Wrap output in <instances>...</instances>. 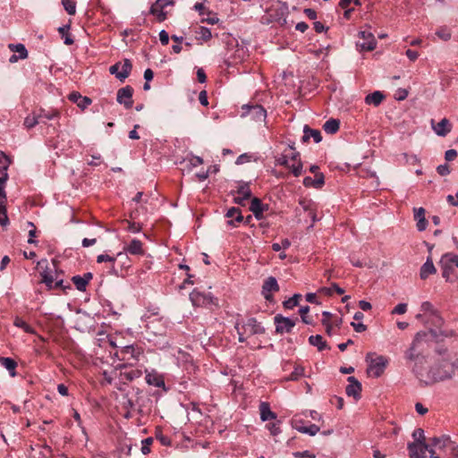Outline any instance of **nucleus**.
I'll return each mask as SVG.
<instances>
[{"mask_svg":"<svg viewBox=\"0 0 458 458\" xmlns=\"http://www.w3.org/2000/svg\"><path fill=\"white\" fill-rule=\"evenodd\" d=\"M455 333L453 330H436L430 328L428 332H419L415 335L410 348L404 352V358L407 364L411 367L412 372L419 379L420 373H422L427 368V358L432 347L433 338L452 337Z\"/></svg>","mask_w":458,"mask_h":458,"instance_id":"obj_1","label":"nucleus"},{"mask_svg":"<svg viewBox=\"0 0 458 458\" xmlns=\"http://www.w3.org/2000/svg\"><path fill=\"white\" fill-rule=\"evenodd\" d=\"M458 371V355L445 352L435 360L429 367L427 366L420 373L419 381L421 385L431 386L440 381L452 379Z\"/></svg>","mask_w":458,"mask_h":458,"instance_id":"obj_2","label":"nucleus"},{"mask_svg":"<svg viewBox=\"0 0 458 458\" xmlns=\"http://www.w3.org/2000/svg\"><path fill=\"white\" fill-rule=\"evenodd\" d=\"M438 265L442 271V277L445 279L446 282L453 283L458 279V276L456 274V268H458V255L448 252L444 254Z\"/></svg>","mask_w":458,"mask_h":458,"instance_id":"obj_3","label":"nucleus"},{"mask_svg":"<svg viewBox=\"0 0 458 458\" xmlns=\"http://www.w3.org/2000/svg\"><path fill=\"white\" fill-rule=\"evenodd\" d=\"M132 64L130 59L125 58L123 63L117 62L109 67V72L120 81H123L130 75Z\"/></svg>","mask_w":458,"mask_h":458,"instance_id":"obj_4","label":"nucleus"},{"mask_svg":"<svg viewBox=\"0 0 458 458\" xmlns=\"http://www.w3.org/2000/svg\"><path fill=\"white\" fill-rule=\"evenodd\" d=\"M298 318L294 319L284 317L281 314H277L274 318V323L276 325V332L277 334L291 333Z\"/></svg>","mask_w":458,"mask_h":458,"instance_id":"obj_5","label":"nucleus"},{"mask_svg":"<svg viewBox=\"0 0 458 458\" xmlns=\"http://www.w3.org/2000/svg\"><path fill=\"white\" fill-rule=\"evenodd\" d=\"M388 360L384 356H377L370 360L367 372L373 377H379L385 371Z\"/></svg>","mask_w":458,"mask_h":458,"instance_id":"obj_6","label":"nucleus"},{"mask_svg":"<svg viewBox=\"0 0 458 458\" xmlns=\"http://www.w3.org/2000/svg\"><path fill=\"white\" fill-rule=\"evenodd\" d=\"M190 300L194 306L199 307L208 306L210 304L216 305V299H215L212 295L209 293L205 294L196 289L190 293Z\"/></svg>","mask_w":458,"mask_h":458,"instance_id":"obj_7","label":"nucleus"},{"mask_svg":"<svg viewBox=\"0 0 458 458\" xmlns=\"http://www.w3.org/2000/svg\"><path fill=\"white\" fill-rule=\"evenodd\" d=\"M174 4V0H156L150 7L149 13L156 16L159 22H162L166 19V13L164 9L168 5H173Z\"/></svg>","mask_w":458,"mask_h":458,"instance_id":"obj_8","label":"nucleus"},{"mask_svg":"<svg viewBox=\"0 0 458 458\" xmlns=\"http://www.w3.org/2000/svg\"><path fill=\"white\" fill-rule=\"evenodd\" d=\"M11 161L4 153L0 154V199H3L5 191V183L8 179L7 170Z\"/></svg>","mask_w":458,"mask_h":458,"instance_id":"obj_9","label":"nucleus"},{"mask_svg":"<svg viewBox=\"0 0 458 458\" xmlns=\"http://www.w3.org/2000/svg\"><path fill=\"white\" fill-rule=\"evenodd\" d=\"M132 94L133 89L129 85L125 86L118 89L116 100L119 104H123L125 108H131L133 104Z\"/></svg>","mask_w":458,"mask_h":458,"instance_id":"obj_10","label":"nucleus"},{"mask_svg":"<svg viewBox=\"0 0 458 458\" xmlns=\"http://www.w3.org/2000/svg\"><path fill=\"white\" fill-rule=\"evenodd\" d=\"M348 385L345 388V393L348 396L353 397L356 401L360 400L361 397V390L362 386L361 384L359 382V380L351 376L347 378Z\"/></svg>","mask_w":458,"mask_h":458,"instance_id":"obj_11","label":"nucleus"},{"mask_svg":"<svg viewBox=\"0 0 458 458\" xmlns=\"http://www.w3.org/2000/svg\"><path fill=\"white\" fill-rule=\"evenodd\" d=\"M242 109H246L243 114L250 115V117L257 122H263L267 116L265 108L260 105H246L242 106Z\"/></svg>","mask_w":458,"mask_h":458,"instance_id":"obj_12","label":"nucleus"},{"mask_svg":"<svg viewBox=\"0 0 458 458\" xmlns=\"http://www.w3.org/2000/svg\"><path fill=\"white\" fill-rule=\"evenodd\" d=\"M278 291H279V285L277 284L276 277H274V276L267 277L262 285V294H263L264 298L267 301H271L273 300V295L271 293L278 292Z\"/></svg>","mask_w":458,"mask_h":458,"instance_id":"obj_13","label":"nucleus"},{"mask_svg":"<svg viewBox=\"0 0 458 458\" xmlns=\"http://www.w3.org/2000/svg\"><path fill=\"white\" fill-rule=\"evenodd\" d=\"M121 367L120 379L123 382H131L142 376L141 369L129 368L126 364H123Z\"/></svg>","mask_w":458,"mask_h":458,"instance_id":"obj_14","label":"nucleus"},{"mask_svg":"<svg viewBox=\"0 0 458 458\" xmlns=\"http://www.w3.org/2000/svg\"><path fill=\"white\" fill-rule=\"evenodd\" d=\"M359 36L364 39V42L358 44L361 50L372 51L376 48L377 41L370 31L361 30L359 32Z\"/></svg>","mask_w":458,"mask_h":458,"instance_id":"obj_15","label":"nucleus"},{"mask_svg":"<svg viewBox=\"0 0 458 458\" xmlns=\"http://www.w3.org/2000/svg\"><path fill=\"white\" fill-rule=\"evenodd\" d=\"M430 446L428 444L410 443L408 445L409 455L411 458H425V454Z\"/></svg>","mask_w":458,"mask_h":458,"instance_id":"obj_16","label":"nucleus"},{"mask_svg":"<svg viewBox=\"0 0 458 458\" xmlns=\"http://www.w3.org/2000/svg\"><path fill=\"white\" fill-rule=\"evenodd\" d=\"M438 449L448 452L450 455L458 458V445L454 441H452L449 436L444 435L441 437Z\"/></svg>","mask_w":458,"mask_h":458,"instance_id":"obj_17","label":"nucleus"},{"mask_svg":"<svg viewBox=\"0 0 458 458\" xmlns=\"http://www.w3.org/2000/svg\"><path fill=\"white\" fill-rule=\"evenodd\" d=\"M236 192L240 195L239 197H235L233 199V202L235 204H238L240 206H242L244 207L245 206V201L247 199H249L250 197H251V191L250 189V184L249 182H242Z\"/></svg>","mask_w":458,"mask_h":458,"instance_id":"obj_18","label":"nucleus"},{"mask_svg":"<svg viewBox=\"0 0 458 458\" xmlns=\"http://www.w3.org/2000/svg\"><path fill=\"white\" fill-rule=\"evenodd\" d=\"M268 209L267 204H263L259 198H253L250 202V210L253 213L254 216L260 220L263 218V212Z\"/></svg>","mask_w":458,"mask_h":458,"instance_id":"obj_19","label":"nucleus"},{"mask_svg":"<svg viewBox=\"0 0 458 458\" xmlns=\"http://www.w3.org/2000/svg\"><path fill=\"white\" fill-rule=\"evenodd\" d=\"M93 278V275L90 272L85 273L82 276H74L72 277V281L74 284L76 289L80 292L86 291L87 285L89 281Z\"/></svg>","mask_w":458,"mask_h":458,"instance_id":"obj_20","label":"nucleus"},{"mask_svg":"<svg viewBox=\"0 0 458 458\" xmlns=\"http://www.w3.org/2000/svg\"><path fill=\"white\" fill-rule=\"evenodd\" d=\"M122 360H129L130 358L134 359L135 360H139L140 357L142 355V352L140 348L134 345H126L121 350Z\"/></svg>","mask_w":458,"mask_h":458,"instance_id":"obj_21","label":"nucleus"},{"mask_svg":"<svg viewBox=\"0 0 458 458\" xmlns=\"http://www.w3.org/2000/svg\"><path fill=\"white\" fill-rule=\"evenodd\" d=\"M312 138L315 143H318L322 140L321 132L318 130H314L305 125L303 128V136L301 138L302 142H307Z\"/></svg>","mask_w":458,"mask_h":458,"instance_id":"obj_22","label":"nucleus"},{"mask_svg":"<svg viewBox=\"0 0 458 458\" xmlns=\"http://www.w3.org/2000/svg\"><path fill=\"white\" fill-rule=\"evenodd\" d=\"M123 250L131 255H143V244L140 240L133 239L128 245L124 246Z\"/></svg>","mask_w":458,"mask_h":458,"instance_id":"obj_23","label":"nucleus"},{"mask_svg":"<svg viewBox=\"0 0 458 458\" xmlns=\"http://www.w3.org/2000/svg\"><path fill=\"white\" fill-rule=\"evenodd\" d=\"M425 209L423 208H414V219L417 221V229L420 232L424 231L427 228L428 221L425 217Z\"/></svg>","mask_w":458,"mask_h":458,"instance_id":"obj_24","label":"nucleus"},{"mask_svg":"<svg viewBox=\"0 0 458 458\" xmlns=\"http://www.w3.org/2000/svg\"><path fill=\"white\" fill-rule=\"evenodd\" d=\"M452 125L447 118H443L437 125L433 124V130L436 134L441 137H445L451 131Z\"/></svg>","mask_w":458,"mask_h":458,"instance_id":"obj_25","label":"nucleus"},{"mask_svg":"<svg viewBox=\"0 0 458 458\" xmlns=\"http://www.w3.org/2000/svg\"><path fill=\"white\" fill-rule=\"evenodd\" d=\"M260 419L262 421L276 420V414L271 411L270 405L267 402H261L259 404Z\"/></svg>","mask_w":458,"mask_h":458,"instance_id":"obj_26","label":"nucleus"},{"mask_svg":"<svg viewBox=\"0 0 458 458\" xmlns=\"http://www.w3.org/2000/svg\"><path fill=\"white\" fill-rule=\"evenodd\" d=\"M437 269L433 264L431 257H428L426 262L421 266L420 276V278L425 280L428 277L429 275L436 274Z\"/></svg>","mask_w":458,"mask_h":458,"instance_id":"obj_27","label":"nucleus"},{"mask_svg":"<svg viewBox=\"0 0 458 458\" xmlns=\"http://www.w3.org/2000/svg\"><path fill=\"white\" fill-rule=\"evenodd\" d=\"M385 95L381 91H374L371 94H369L365 98V103L367 105H373L375 106H378L381 102L385 99Z\"/></svg>","mask_w":458,"mask_h":458,"instance_id":"obj_28","label":"nucleus"},{"mask_svg":"<svg viewBox=\"0 0 458 458\" xmlns=\"http://www.w3.org/2000/svg\"><path fill=\"white\" fill-rule=\"evenodd\" d=\"M226 217H235L234 220H228L227 221V224L229 225H233L234 226L235 225V222L237 223H241L243 221V216L242 215V212H241V209L238 208H231L227 210L226 212V215H225Z\"/></svg>","mask_w":458,"mask_h":458,"instance_id":"obj_29","label":"nucleus"},{"mask_svg":"<svg viewBox=\"0 0 458 458\" xmlns=\"http://www.w3.org/2000/svg\"><path fill=\"white\" fill-rule=\"evenodd\" d=\"M244 326L245 327H248L250 328V335H260L265 333V328L255 318H249L247 324Z\"/></svg>","mask_w":458,"mask_h":458,"instance_id":"obj_30","label":"nucleus"},{"mask_svg":"<svg viewBox=\"0 0 458 458\" xmlns=\"http://www.w3.org/2000/svg\"><path fill=\"white\" fill-rule=\"evenodd\" d=\"M0 363L9 371L12 377L16 376L15 369L17 368V362L13 359L8 357H1Z\"/></svg>","mask_w":458,"mask_h":458,"instance_id":"obj_31","label":"nucleus"},{"mask_svg":"<svg viewBox=\"0 0 458 458\" xmlns=\"http://www.w3.org/2000/svg\"><path fill=\"white\" fill-rule=\"evenodd\" d=\"M309 343L310 345L316 346L320 352L327 348L329 349L327 342L323 340V337L320 335H310L309 337Z\"/></svg>","mask_w":458,"mask_h":458,"instance_id":"obj_32","label":"nucleus"},{"mask_svg":"<svg viewBox=\"0 0 458 458\" xmlns=\"http://www.w3.org/2000/svg\"><path fill=\"white\" fill-rule=\"evenodd\" d=\"M146 382L149 386H154L157 387L165 386V381L163 377L157 373H148L146 375Z\"/></svg>","mask_w":458,"mask_h":458,"instance_id":"obj_33","label":"nucleus"},{"mask_svg":"<svg viewBox=\"0 0 458 458\" xmlns=\"http://www.w3.org/2000/svg\"><path fill=\"white\" fill-rule=\"evenodd\" d=\"M294 428L301 433L308 434L310 436H315L318 432H319V427L315 424H311L310 426L306 427L297 425V420H294Z\"/></svg>","mask_w":458,"mask_h":458,"instance_id":"obj_34","label":"nucleus"},{"mask_svg":"<svg viewBox=\"0 0 458 458\" xmlns=\"http://www.w3.org/2000/svg\"><path fill=\"white\" fill-rule=\"evenodd\" d=\"M6 199H7L6 192L4 191V196L3 199H0V225L2 226H5L9 223V218L7 216L6 208H5Z\"/></svg>","mask_w":458,"mask_h":458,"instance_id":"obj_35","label":"nucleus"},{"mask_svg":"<svg viewBox=\"0 0 458 458\" xmlns=\"http://www.w3.org/2000/svg\"><path fill=\"white\" fill-rule=\"evenodd\" d=\"M339 120L332 118L324 123L323 129L327 133L334 134L339 130Z\"/></svg>","mask_w":458,"mask_h":458,"instance_id":"obj_36","label":"nucleus"},{"mask_svg":"<svg viewBox=\"0 0 458 458\" xmlns=\"http://www.w3.org/2000/svg\"><path fill=\"white\" fill-rule=\"evenodd\" d=\"M13 325L17 327H20L24 330V332L28 334H35V330L32 327H30L28 323H26L21 318L16 317L13 320Z\"/></svg>","mask_w":458,"mask_h":458,"instance_id":"obj_37","label":"nucleus"},{"mask_svg":"<svg viewBox=\"0 0 458 458\" xmlns=\"http://www.w3.org/2000/svg\"><path fill=\"white\" fill-rule=\"evenodd\" d=\"M9 48L13 52L19 53V57L21 59H26L28 57V51L23 44H10Z\"/></svg>","mask_w":458,"mask_h":458,"instance_id":"obj_38","label":"nucleus"},{"mask_svg":"<svg viewBox=\"0 0 458 458\" xmlns=\"http://www.w3.org/2000/svg\"><path fill=\"white\" fill-rule=\"evenodd\" d=\"M69 30H70V24H66V25H64V26L58 28V32L64 38V43L68 46L73 44V42H74L73 38L68 33Z\"/></svg>","mask_w":458,"mask_h":458,"instance_id":"obj_39","label":"nucleus"},{"mask_svg":"<svg viewBox=\"0 0 458 458\" xmlns=\"http://www.w3.org/2000/svg\"><path fill=\"white\" fill-rule=\"evenodd\" d=\"M301 299V294L295 293L293 297L289 298L288 300L284 301L283 302V306L284 309L292 310L295 306L299 304V301Z\"/></svg>","mask_w":458,"mask_h":458,"instance_id":"obj_40","label":"nucleus"},{"mask_svg":"<svg viewBox=\"0 0 458 458\" xmlns=\"http://www.w3.org/2000/svg\"><path fill=\"white\" fill-rule=\"evenodd\" d=\"M59 115H60V112L57 109H50V110L40 109L39 114H38L39 119L46 118L47 120H52L55 117H58Z\"/></svg>","mask_w":458,"mask_h":458,"instance_id":"obj_41","label":"nucleus"},{"mask_svg":"<svg viewBox=\"0 0 458 458\" xmlns=\"http://www.w3.org/2000/svg\"><path fill=\"white\" fill-rule=\"evenodd\" d=\"M40 276L42 277L41 282L46 284V285L48 287V289H52L53 283H54V277L51 275V273L49 271H47V269H45L44 271H42L40 273Z\"/></svg>","mask_w":458,"mask_h":458,"instance_id":"obj_42","label":"nucleus"},{"mask_svg":"<svg viewBox=\"0 0 458 458\" xmlns=\"http://www.w3.org/2000/svg\"><path fill=\"white\" fill-rule=\"evenodd\" d=\"M62 4L68 14L73 15L76 13V2L74 0H62Z\"/></svg>","mask_w":458,"mask_h":458,"instance_id":"obj_43","label":"nucleus"},{"mask_svg":"<svg viewBox=\"0 0 458 458\" xmlns=\"http://www.w3.org/2000/svg\"><path fill=\"white\" fill-rule=\"evenodd\" d=\"M428 322H430L432 325H434L437 327H441L442 325L444 324V319L437 312H433L432 314L429 315V318H428L427 323Z\"/></svg>","mask_w":458,"mask_h":458,"instance_id":"obj_44","label":"nucleus"},{"mask_svg":"<svg viewBox=\"0 0 458 458\" xmlns=\"http://www.w3.org/2000/svg\"><path fill=\"white\" fill-rule=\"evenodd\" d=\"M39 123V117L38 114L37 115H28L24 120V126L27 129H32Z\"/></svg>","mask_w":458,"mask_h":458,"instance_id":"obj_45","label":"nucleus"},{"mask_svg":"<svg viewBox=\"0 0 458 458\" xmlns=\"http://www.w3.org/2000/svg\"><path fill=\"white\" fill-rule=\"evenodd\" d=\"M302 167H303V165H302L301 160H298L297 163L295 162L291 165L288 164V166H287V168H289L292 171L293 174L295 177H298L302 174Z\"/></svg>","mask_w":458,"mask_h":458,"instance_id":"obj_46","label":"nucleus"},{"mask_svg":"<svg viewBox=\"0 0 458 458\" xmlns=\"http://www.w3.org/2000/svg\"><path fill=\"white\" fill-rule=\"evenodd\" d=\"M304 376V368L301 366H296L294 370L291 373V375L286 378V380L296 381L300 377Z\"/></svg>","mask_w":458,"mask_h":458,"instance_id":"obj_47","label":"nucleus"},{"mask_svg":"<svg viewBox=\"0 0 458 458\" xmlns=\"http://www.w3.org/2000/svg\"><path fill=\"white\" fill-rule=\"evenodd\" d=\"M436 35L444 41H447L451 38V31L446 27L438 29Z\"/></svg>","mask_w":458,"mask_h":458,"instance_id":"obj_48","label":"nucleus"},{"mask_svg":"<svg viewBox=\"0 0 458 458\" xmlns=\"http://www.w3.org/2000/svg\"><path fill=\"white\" fill-rule=\"evenodd\" d=\"M198 34L199 35V38L204 41H208L212 38L210 30L206 27H199Z\"/></svg>","mask_w":458,"mask_h":458,"instance_id":"obj_49","label":"nucleus"},{"mask_svg":"<svg viewBox=\"0 0 458 458\" xmlns=\"http://www.w3.org/2000/svg\"><path fill=\"white\" fill-rule=\"evenodd\" d=\"M412 437H414L415 439V443H421V444H426L425 443V436H424V430L422 428H417L416 430H414L413 434H412Z\"/></svg>","mask_w":458,"mask_h":458,"instance_id":"obj_50","label":"nucleus"},{"mask_svg":"<svg viewBox=\"0 0 458 458\" xmlns=\"http://www.w3.org/2000/svg\"><path fill=\"white\" fill-rule=\"evenodd\" d=\"M153 443L152 437H147L142 440L141 452L143 454H148L150 453V445Z\"/></svg>","mask_w":458,"mask_h":458,"instance_id":"obj_51","label":"nucleus"},{"mask_svg":"<svg viewBox=\"0 0 458 458\" xmlns=\"http://www.w3.org/2000/svg\"><path fill=\"white\" fill-rule=\"evenodd\" d=\"M97 262L98 263L111 262L112 264H114L115 262V258L111 257L107 254H100L97 257Z\"/></svg>","mask_w":458,"mask_h":458,"instance_id":"obj_52","label":"nucleus"},{"mask_svg":"<svg viewBox=\"0 0 458 458\" xmlns=\"http://www.w3.org/2000/svg\"><path fill=\"white\" fill-rule=\"evenodd\" d=\"M437 172L438 173L439 175L445 176V175L449 174L451 170L447 164H443V165H439L437 167Z\"/></svg>","mask_w":458,"mask_h":458,"instance_id":"obj_53","label":"nucleus"},{"mask_svg":"<svg viewBox=\"0 0 458 458\" xmlns=\"http://www.w3.org/2000/svg\"><path fill=\"white\" fill-rule=\"evenodd\" d=\"M234 327L237 330V333L239 335V342H241V343L245 342V337L243 336L244 333L246 332L245 326H242V327H241L240 323L236 322Z\"/></svg>","mask_w":458,"mask_h":458,"instance_id":"obj_54","label":"nucleus"},{"mask_svg":"<svg viewBox=\"0 0 458 458\" xmlns=\"http://www.w3.org/2000/svg\"><path fill=\"white\" fill-rule=\"evenodd\" d=\"M92 100L91 98H88V97H82L80 101L77 103V106L84 110L85 108H87L90 104H91Z\"/></svg>","mask_w":458,"mask_h":458,"instance_id":"obj_55","label":"nucleus"},{"mask_svg":"<svg viewBox=\"0 0 458 458\" xmlns=\"http://www.w3.org/2000/svg\"><path fill=\"white\" fill-rule=\"evenodd\" d=\"M299 204L300 206H301V208L307 211L308 213L310 211V209H313V202L311 200H308V199H301L299 201Z\"/></svg>","mask_w":458,"mask_h":458,"instance_id":"obj_56","label":"nucleus"},{"mask_svg":"<svg viewBox=\"0 0 458 458\" xmlns=\"http://www.w3.org/2000/svg\"><path fill=\"white\" fill-rule=\"evenodd\" d=\"M28 225L31 227V229L29 231V240L28 242L30 244L36 243L37 242L33 240V237L36 236V227L32 222H28Z\"/></svg>","mask_w":458,"mask_h":458,"instance_id":"obj_57","label":"nucleus"},{"mask_svg":"<svg viewBox=\"0 0 458 458\" xmlns=\"http://www.w3.org/2000/svg\"><path fill=\"white\" fill-rule=\"evenodd\" d=\"M128 224L127 230L131 233H139L141 230V225L135 222L126 221Z\"/></svg>","mask_w":458,"mask_h":458,"instance_id":"obj_58","label":"nucleus"},{"mask_svg":"<svg viewBox=\"0 0 458 458\" xmlns=\"http://www.w3.org/2000/svg\"><path fill=\"white\" fill-rule=\"evenodd\" d=\"M303 185L308 188L320 189L317 184H315V180L310 176H306L303 179Z\"/></svg>","mask_w":458,"mask_h":458,"instance_id":"obj_59","label":"nucleus"},{"mask_svg":"<svg viewBox=\"0 0 458 458\" xmlns=\"http://www.w3.org/2000/svg\"><path fill=\"white\" fill-rule=\"evenodd\" d=\"M315 184H317L320 189L325 184V176L322 173H316L315 178Z\"/></svg>","mask_w":458,"mask_h":458,"instance_id":"obj_60","label":"nucleus"},{"mask_svg":"<svg viewBox=\"0 0 458 458\" xmlns=\"http://www.w3.org/2000/svg\"><path fill=\"white\" fill-rule=\"evenodd\" d=\"M407 310V304L406 303H399L397 304L394 309L393 310L392 313L394 314H404Z\"/></svg>","mask_w":458,"mask_h":458,"instance_id":"obj_61","label":"nucleus"},{"mask_svg":"<svg viewBox=\"0 0 458 458\" xmlns=\"http://www.w3.org/2000/svg\"><path fill=\"white\" fill-rule=\"evenodd\" d=\"M351 326L353 327V329L355 330V332L357 333H362L364 331L367 330V326L364 325L363 323L361 322H359V323H356V322H352L351 323Z\"/></svg>","mask_w":458,"mask_h":458,"instance_id":"obj_62","label":"nucleus"},{"mask_svg":"<svg viewBox=\"0 0 458 458\" xmlns=\"http://www.w3.org/2000/svg\"><path fill=\"white\" fill-rule=\"evenodd\" d=\"M420 308L422 311L429 312V315L433 312H437L436 310H434L433 305L429 301L422 302Z\"/></svg>","mask_w":458,"mask_h":458,"instance_id":"obj_63","label":"nucleus"},{"mask_svg":"<svg viewBox=\"0 0 458 458\" xmlns=\"http://www.w3.org/2000/svg\"><path fill=\"white\" fill-rule=\"evenodd\" d=\"M159 39H160V42L163 46H166L169 42V35L168 33L165 30H162L160 32H159Z\"/></svg>","mask_w":458,"mask_h":458,"instance_id":"obj_64","label":"nucleus"}]
</instances>
